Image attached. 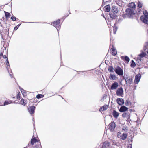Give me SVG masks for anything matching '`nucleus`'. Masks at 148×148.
Segmentation results:
<instances>
[{
	"instance_id": "1",
	"label": "nucleus",
	"mask_w": 148,
	"mask_h": 148,
	"mask_svg": "<svg viewBox=\"0 0 148 148\" xmlns=\"http://www.w3.org/2000/svg\"><path fill=\"white\" fill-rule=\"evenodd\" d=\"M128 8H127V12H130L131 14H133L134 15L135 14V9L136 8V5L134 3L131 2L129 3L128 5Z\"/></svg>"
},
{
	"instance_id": "2",
	"label": "nucleus",
	"mask_w": 148,
	"mask_h": 148,
	"mask_svg": "<svg viewBox=\"0 0 148 148\" xmlns=\"http://www.w3.org/2000/svg\"><path fill=\"white\" fill-rule=\"evenodd\" d=\"M144 16L140 17L141 20L145 24H148V12L146 10L143 11Z\"/></svg>"
},
{
	"instance_id": "3",
	"label": "nucleus",
	"mask_w": 148,
	"mask_h": 148,
	"mask_svg": "<svg viewBox=\"0 0 148 148\" xmlns=\"http://www.w3.org/2000/svg\"><path fill=\"white\" fill-rule=\"evenodd\" d=\"M114 71L118 75L122 76L123 74V70L119 66H117L114 69Z\"/></svg>"
},
{
	"instance_id": "4",
	"label": "nucleus",
	"mask_w": 148,
	"mask_h": 148,
	"mask_svg": "<svg viewBox=\"0 0 148 148\" xmlns=\"http://www.w3.org/2000/svg\"><path fill=\"white\" fill-rule=\"evenodd\" d=\"M60 19H58L56 21H55L52 23L51 25H53L55 27H56L58 31V28L60 29L61 27L60 24Z\"/></svg>"
},
{
	"instance_id": "5",
	"label": "nucleus",
	"mask_w": 148,
	"mask_h": 148,
	"mask_svg": "<svg viewBox=\"0 0 148 148\" xmlns=\"http://www.w3.org/2000/svg\"><path fill=\"white\" fill-rule=\"evenodd\" d=\"M116 95L118 96H121L123 95V90L122 87L119 88L116 91Z\"/></svg>"
},
{
	"instance_id": "6",
	"label": "nucleus",
	"mask_w": 148,
	"mask_h": 148,
	"mask_svg": "<svg viewBox=\"0 0 148 148\" xmlns=\"http://www.w3.org/2000/svg\"><path fill=\"white\" fill-rule=\"evenodd\" d=\"M126 14H124L122 15V16L124 18H131L132 17L133 15H134L133 14H131L130 12H127V10H125Z\"/></svg>"
},
{
	"instance_id": "7",
	"label": "nucleus",
	"mask_w": 148,
	"mask_h": 148,
	"mask_svg": "<svg viewBox=\"0 0 148 148\" xmlns=\"http://www.w3.org/2000/svg\"><path fill=\"white\" fill-rule=\"evenodd\" d=\"M141 77V75L140 74L136 75L135 77L134 80V83L135 84H137L139 82L140 80Z\"/></svg>"
},
{
	"instance_id": "8",
	"label": "nucleus",
	"mask_w": 148,
	"mask_h": 148,
	"mask_svg": "<svg viewBox=\"0 0 148 148\" xmlns=\"http://www.w3.org/2000/svg\"><path fill=\"white\" fill-rule=\"evenodd\" d=\"M115 124L114 121L110 123L109 124V128L110 130L113 131L115 127Z\"/></svg>"
},
{
	"instance_id": "9",
	"label": "nucleus",
	"mask_w": 148,
	"mask_h": 148,
	"mask_svg": "<svg viewBox=\"0 0 148 148\" xmlns=\"http://www.w3.org/2000/svg\"><path fill=\"white\" fill-rule=\"evenodd\" d=\"M116 101L117 103L120 105H122L124 103V101L122 98H118L116 99Z\"/></svg>"
},
{
	"instance_id": "10",
	"label": "nucleus",
	"mask_w": 148,
	"mask_h": 148,
	"mask_svg": "<svg viewBox=\"0 0 148 148\" xmlns=\"http://www.w3.org/2000/svg\"><path fill=\"white\" fill-rule=\"evenodd\" d=\"M118 86V83L116 82H115L112 84L111 86L110 89L111 90L116 89L117 88Z\"/></svg>"
},
{
	"instance_id": "11",
	"label": "nucleus",
	"mask_w": 148,
	"mask_h": 148,
	"mask_svg": "<svg viewBox=\"0 0 148 148\" xmlns=\"http://www.w3.org/2000/svg\"><path fill=\"white\" fill-rule=\"evenodd\" d=\"M128 109V108L124 106H122L119 109L120 112H123L126 111Z\"/></svg>"
},
{
	"instance_id": "12",
	"label": "nucleus",
	"mask_w": 148,
	"mask_h": 148,
	"mask_svg": "<svg viewBox=\"0 0 148 148\" xmlns=\"http://www.w3.org/2000/svg\"><path fill=\"white\" fill-rule=\"evenodd\" d=\"M118 138H119V135H117ZM127 137V135L126 133H123L120 136V139L123 140H125Z\"/></svg>"
},
{
	"instance_id": "13",
	"label": "nucleus",
	"mask_w": 148,
	"mask_h": 148,
	"mask_svg": "<svg viewBox=\"0 0 148 148\" xmlns=\"http://www.w3.org/2000/svg\"><path fill=\"white\" fill-rule=\"evenodd\" d=\"M133 79L132 78H128L125 79L126 83L127 84V83L129 84V85L131 84L133 82Z\"/></svg>"
},
{
	"instance_id": "14",
	"label": "nucleus",
	"mask_w": 148,
	"mask_h": 148,
	"mask_svg": "<svg viewBox=\"0 0 148 148\" xmlns=\"http://www.w3.org/2000/svg\"><path fill=\"white\" fill-rule=\"evenodd\" d=\"M111 11L113 13L116 14L118 12V8L116 6H113Z\"/></svg>"
},
{
	"instance_id": "15",
	"label": "nucleus",
	"mask_w": 148,
	"mask_h": 148,
	"mask_svg": "<svg viewBox=\"0 0 148 148\" xmlns=\"http://www.w3.org/2000/svg\"><path fill=\"white\" fill-rule=\"evenodd\" d=\"M35 107L34 106H31L30 108H28V110L30 114H33L34 112Z\"/></svg>"
},
{
	"instance_id": "16",
	"label": "nucleus",
	"mask_w": 148,
	"mask_h": 148,
	"mask_svg": "<svg viewBox=\"0 0 148 148\" xmlns=\"http://www.w3.org/2000/svg\"><path fill=\"white\" fill-rule=\"evenodd\" d=\"M109 78L110 80H116L117 77L116 76L112 74H110V75Z\"/></svg>"
},
{
	"instance_id": "17",
	"label": "nucleus",
	"mask_w": 148,
	"mask_h": 148,
	"mask_svg": "<svg viewBox=\"0 0 148 148\" xmlns=\"http://www.w3.org/2000/svg\"><path fill=\"white\" fill-rule=\"evenodd\" d=\"M112 114L115 118H117L119 115V113L115 110H114L112 112Z\"/></svg>"
},
{
	"instance_id": "18",
	"label": "nucleus",
	"mask_w": 148,
	"mask_h": 148,
	"mask_svg": "<svg viewBox=\"0 0 148 148\" xmlns=\"http://www.w3.org/2000/svg\"><path fill=\"white\" fill-rule=\"evenodd\" d=\"M104 9L106 12H108L110 10V5H107L104 7Z\"/></svg>"
},
{
	"instance_id": "19",
	"label": "nucleus",
	"mask_w": 148,
	"mask_h": 148,
	"mask_svg": "<svg viewBox=\"0 0 148 148\" xmlns=\"http://www.w3.org/2000/svg\"><path fill=\"white\" fill-rule=\"evenodd\" d=\"M116 13H114L110 12L109 14L110 17L113 19H115L116 17V15L115 14Z\"/></svg>"
},
{
	"instance_id": "20",
	"label": "nucleus",
	"mask_w": 148,
	"mask_h": 148,
	"mask_svg": "<svg viewBox=\"0 0 148 148\" xmlns=\"http://www.w3.org/2000/svg\"><path fill=\"white\" fill-rule=\"evenodd\" d=\"M121 58L122 59H124L125 61L127 62H129L130 61V58L127 56H121Z\"/></svg>"
},
{
	"instance_id": "21",
	"label": "nucleus",
	"mask_w": 148,
	"mask_h": 148,
	"mask_svg": "<svg viewBox=\"0 0 148 148\" xmlns=\"http://www.w3.org/2000/svg\"><path fill=\"white\" fill-rule=\"evenodd\" d=\"M112 50V55L115 56L117 54V51L116 49L112 46V47L111 49Z\"/></svg>"
},
{
	"instance_id": "22",
	"label": "nucleus",
	"mask_w": 148,
	"mask_h": 148,
	"mask_svg": "<svg viewBox=\"0 0 148 148\" xmlns=\"http://www.w3.org/2000/svg\"><path fill=\"white\" fill-rule=\"evenodd\" d=\"M108 71L110 72L113 73L114 72V69L112 66H109L108 67Z\"/></svg>"
},
{
	"instance_id": "23",
	"label": "nucleus",
	"mask_w": 148,
	"mask_h": 148,
	"mask_svg": "<svg viewBox=\"0 0 148 148\" xmlns=\"http://www.w3.org/2000/svg\"><path fill=\"white\" fill-rule=\"evenodd\" d=\"M38 142V140L35 138H32L31 140V143L32 145H33L35 143Z\"/></svg>"
},
{
	"instance_id": "24",
	"label": "nucleus",
	"mask_w": 148,
	"mask_h": 148,
	"mask_svg": "<svg viewBox=\"0 0 148 148\" xmlns=\"http://www.w3.org/2000/svg\"><path fill=\"white\" fill-rule=\"evenodd\" d=\"M130 115V114L127 112H125L123 113L122 114V116L123 117L125 118L126 117H128Z\"/></svg>"
},
{
	"instance_id": "25",
	"label": "nucleus",
	"mask_w": 148,
	"mask_h": 148,
	"mask_svg": "<svg viewBox=\"0 0 148 148\" xmlns=\"http://www.w3.org/2000/svg\"><path fill=\"white\" fill-rule=\"evenodd\" d=\"M25 102H26V101L25 100H24L23 99H22L21 100L20 103L22 105L25 106L26 103Z\"/></svg>"
},
{
	"instance_id": "26",
	"label": "nucleus",
	"mask_w": 148,
	"mask_h": 148,
	"mask_svg": "<svg viewBox=\"0 0 148 148\" xmlns=\"http://www.w3.org/2000/svg\"><path fill=\"white\" fill-rule=\"evenodd\" d=\"M132 63L131 64V66L132 68H134L136 66V64L133 60L131 61Z\"/></svg>"
},
{
	"instance_id": "27",
	"label": "nucleus",
	"mask_w": 148,
	"mask_h": 148,
	"mask_svg": "<svg viewBox=\"0 0 148 148\" xmlns=\"http://www.w3.org/2000/svg\"><path fill=\"white\" fill-rule=\"evenodd\" d=\"M4 13H5V15L7 18H8L10 16V13L5 11H4Z\"/></svg>"
},
{
	"instance_id": "28",
	"label": "nucleus",
	"mask_w": 148,
	"mask_h": 148,
	"mask_svg": "<svg viewBox=\"0 0 148 148\" xmlns=\"http://www.w3.org/2000/svg\"><path fill=\"white\" fill-rule=\"evenodd\" d=\"M44 96V95L42 94H38L37 95L36 97L37 99H40L43 97Z\"/></svg>"
},
{
	"instance_id": "29",
	"label": "nucleus",
	"mask_w": 148,
	"mask_h": 148,
	"mask_svg": "<svg viewBox=\"0 0 148 148\" xmlns=\"http://www.w3.org/2000/svg\"><path fill=\"white\" fill-rule=\"evenodd\" d=\"M20 89L21 93L23 95H25L26 94V92L24 90L21 88H20Z\"/></svg>"
},
{
	"instance_id": "30",
	"label": "nucleus",
	"mask_w": 148,
	"mask_h": 148,
	"mask_svg": "<svg viewBox=\"0 0 148 148\" xmlns=\"http://www.w3.org/2000/svg\"><path fill=\"white\" fill-rule=\"evenodd\" d=\"M146 54L144 52H142L139 55V56L141 57H143L145 56L146 55Z\"/></svg>"
},
{
	"instance_id": "31",
	"label": "nucleus",
	"mask_w": 148,
	"mask_h": 148,
	"mask_svg": "<svg viewBox=\"0 0 148 148\" xmlns=\"http://www.w3.org/2000/svg\"><path fill=\"white\" fill-rule=\"evenodd\" d=\"M12 103V101H5V102L4 103V105H6L10 103Z\"/></svg>"
},
{
	"instance_id": "32",
	"label": "nucleus",
	"mask_w": 148,
	"mask_h": 148,
	"mask_svg": "<svg viewBox=\"0 0 148 148\" xmlns=\"http://www.w3.org/2000/svg\"><path fill=\"white\" fill-rule=\"evenodd\" d=\"M125 104L126 106H128L130 104V102L128 100H126L125 102Z\"/></svg>"
},
{
	"instance_id": "33",
	"label": "nucleus",
	"mask_w": 148,
	"mask_h": 148,
	"mask_svg": "<svg viewBox=\"0 0 148 148\" xmlns=\"http://www.w3.org/2000/svg\"><path fill=\"white\" fill-rule=\"evenodd\" d=\"M108 107V106H103L100 109H102L103 108V110H102V111H104L106 110Z\"/></svg>"
},
{
	"instance_id": "34",
	"label": "nucleus",
	"mask_w": 148,
	"mask_h": 148,
	"mask_svg": "<svg viewBox=\"0 0 148 148\" xmlns=\"http://www.w3.org/2000/svg\"><path fill=\"white\" fill-rule=\"evenodd\" d=\"M138 7L140 8H141L142 6V3L138 1Z\"/></svg>"
},
{
	"instance_id": "35",
	"label": "nucleus",
	"mask_w": 148,
	"mask_h": 148,
	"mask_svg": "<svg viewBox=\"0 0 148 148\" xmlns=\"http://www.w3.org/2000/svg\"><path fill=\"white\" fill-rule=\"evenodd\" d=\"M4 49L2 48L1 51V53L0 56H2L3 55V53L4 51Z\"/></svg>"
},
{
	"instance_id": "36",
	"label": "nucleus",
	"mask_w": 148,
	"mask_h": 148,
	"mask_svg": "<svg viewBox=\"0 0 148 148\" xmlns=\"http://www.w3.org/2000/svg\"><path fill=\"white\" fill-rule=\"evenodd\" d=\"M6 65L8 66H10L9 63V62L8 58H7V59H6Z\"/></svg>"
},
{
	"instance_id": "37",
	"label": "nucleus",
	"mask_w": 148,
	"mask_h": 148,
	"mask_svg": "<svg viewBox=\"0 0 148 148\" xmlns=\"http://www.w3.org/2000/svg\"><path fill=\"white\" fill-rule=\"evenodd\" d=\"M122 20L123 19L122 18H119V19H118L117 21V23H119L122 21Z\"/></svg>"
},
{
	"instance_id": "38",
	"label": "nucleus",
	"mask_w": 148,
	"mask_h": 148,
	"mask_svg": "<svg viewBox=\"0 0 148 148\" xmlns=\"http://www.w3.org/2000/svg\"><path fill=\"white\" fill-rule=\"evenodd\" d=\"M16 18L15 17L12 16L11 17V19L13 21H15L16 19Z\"/></svg>"
},
{
	"instance_id": "39",
	"label": "nucleus",
	"mask_w": 148,
	"mask_h": 148,
	"mask_svg": "<svg viewBox=\"0 0 148 148\" xmlns=\"http://www.w3.org/2000/svg\"><path fill=\"white\" fill-rule=\"evenodd\" d=\"M117 30V28L116 27H115V28H114V34H115L116 33V31Z\"/></svg>"
},
{
	"instance_id": "40",
	"label": "nucleus",
	"mask_w": 148,
	"mask_h": 148,
	"mask_svg": "<svg viewBox=\"0 0 148 148\" xmlns=\"http://www.w3.org/2000/svg\"><path fill=\"white\" fill-rule=\"evenodd\" d=\"M132 144H130L128 146V147L127 148H132Z\"/></svg>"
},
{
	"instance_id": "41",
	"label": "nucleus",
	"mask_w": 148,
	"mask_h": 148,
	"mask_svg": "<svg viewBox=\"0 0 148 148\" xmlns=\"http://www.w3.org/2000/svg\"><path fill=\"white\" fill-rule=\"evenodd\" d=\"M17 98L18 99H19L20 98V95L18 93L17 95Z\"/></svg>"
},
{
	"instance_id": "42",
	"label": "nucleus",
	"mask_w": 148,
	"mask_h": 148,
	"mask_svg": "<svg viewBox=\"0 0 148 148\" xmlns=\"http://www.w3.org/2000/svg\"><path fill=\"white\" fill-rule=\"evenodd\" d=\"M18 27L16 26L14 27V29L15 30H16L18 29Z\"/></svg>"
},
{
	"instance_id": "43",
	"label": "nucleus",
	"mask_w": 148,
	"mask_h": 148,
	"mask_svg": "<svg viewBox=\"0 0 148 148\" xmlns=\"http://www.w3.org/2000/svg\"><path fill=\"white\" fill-rule=\"evenodd\" d=\"M3 58H7V57H6V55H3Z\"/></svg>"
},
{
	"instance_id": "44",
	"label": "nucleus",
	"mask_w": 148,
	"mask_h": 148,
	"mask_svg": "<svg viewBox=\"0 0 148 148\" xmlns=\"http://www.w3.org/2000/svg\"><path fill=\"white\" fill-rule=\"evenodd\" d=\"M21 25V24H19L17 26L18 27H19Z\"/></svg>"
},
{
	"instance_id": "45",
	"label": "nucleus",
	"mask_w": 148,
	"mask_h": 148,
	"mask_svg": "<svg viewBox=\"0 0 148 148\" xmlns=\"http://www.w3.org/2000/svg\"><path fill=\"white\" fill-rule=\"evenodd\" d=\"M21 25V24H19L17 26L18 27H19Z\"/></svg>"
},
{
	"instance_id": "46",
	"label": "nucleus",
	"mask_w": 148,
	"mask_h": 148,
	"mask_svg": "<svg viewBox=\"0 0 148 148\" xmlns=\"http://www.w3.org/2000/svg\"><path fill=\"white\" fill-rule=\"evenodd\" d=\"M146 44L147 46H148V42H146Z\"/></svg>"
},
{
	"instance_id": "47",
	"label": "nucleus",
	"mask_w": 148,
	"mask_h": 148,
	"mask_svg": "<svg viewBox=\"0 0 148 148\" xmlns=\"http://www.w3.org/2000/svg\"><path fill=\"white\" fill-rule=\"evenodd\" d=\"M10 77H11V78H12V75L10 74Z\"/></svg>"
},
{
	"instance_id": "48",
	"label": "nucleus",
	"mask_w": 148,
	"mask_h": 148,
	"mask_svg": "<svg viewBox=\"0 0 148 148\" xmlns=\"http://www.w3.org/2000/svg\"><path fill=\"white\" fill-rule=\"evenodd\" d=\"M33 123H34L35 121H34V118L33 119Z\"/></svg>"
},
{
	"instance_id": "49",
	"label": "nucleus",
	"mask_w": 148,
	"mask_h": 148,
	"mask_svg": "<svg viewBox=\"0 0 148 148\" xmlns=\"http://www.w3.org/2000/svg\"><path fill=\"white\" fill-rule=\"evenodd\" d=\"M6 68L7 69V70L8 71V67H6Z\"/></svg>"
},
{
	"instance_id": "50",
	"label": "nucleus",
	"mask_w": 148,
	"mask_h": 148,
	"mask_svg": "<svg viewBox=\"0 0 148 148\" xmlns=\"http://www.w3.org/2000/svg\"><path fill=\"white\" fill-rule=\"evenodd\" d=\"M103 3H104V0H103Z\"/></svg>"
},
{
	"instance_id": "51",
	"label": "nucleus",
	"mask_w": 148,
	"mask_h": 148,
	"mask_svg": "<svg viewBox=\"0 0 148 148\" xmlns=\"http://www.w3.org/2000/svg\"><path fill=\"white\" fill-rule=\"evenodd\" d=\"M68 16V15H67V16H66V17L67 16Z\"/></svg>"
},
{
	"instance_id": "52",
	"label": "nucleus",
	"mask_w": 148,
	"mask_h": 148,
	"mask_svg": "<svg viewBox=\"0 0 148 148\" xmlns=\"http://www.w3.org/2000/svg\"><path fill=\"white\" fill-rule=\"evenodd\" d=\"M101 110H103V108H102V109H101Z\"/></svg>"
}]
</instances>
